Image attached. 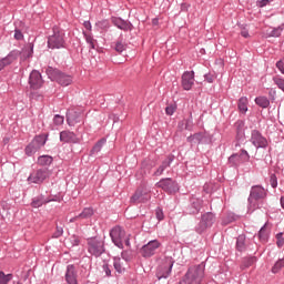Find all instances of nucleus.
<instances>
[{"label":"nucleus","mask_w":284,"mask_h":284,"mask_svg":"<svg viewBox=\"0 0 284 284\" xmlns=\"http://www.w3.org/2000/svg\"><path fill=\"white\" fill-rule=\"evenodd\" d=\"M94 216V209L92 207H85L83 211L78 215V219L85 220V219H92Z\"/></svg>","instance_id":"22"},{"label":"nucleus","mask_w":284,"mask_h":284,"mask_svg":"<svg viewBox=\"0 0 284 284\" xmlns=\"http://www.w3.org/2000/svg\"><path fill=\"white\" fill-rule=\"evenodd\" d=\"M61 234H63V229H59L58 227V232L55 233V236L58 237V236H61Z\"/></svg>","instance_id":"56"},{"label":"nucleus","mask_w":284,"mask_h":284,"mask_svg":"<svg viewBox=\"0 0 284 284\" xmlns=\"http://www.w3.org/2000/svg\"><path fill=\"white\" fill-rule=\"evenodd\" d=\"M155 215H156V219L159 220V221H163V210H161V209H158L156 210V212H155Z\"/></svg>","instance_id":"47"},{"label":"nucleus","mask_w":284,"mask_h":284,"mask_svg":"<svg viewBox=\"0 0 284 284\" xmlns=\"http://www.w3.org/2000/svg\"><path fill=\"white\" fill-rule=\"evenodd\" d=\"M63 121H65V119L63 118V115L57 114V115L53 118V123H54V125H63Z\"/></svg>","instance_id":"39"},{"label":"nucleus","mask_w":284,"mask_h":284,"mask_svg":"<svg viewBox=\"0 0 284 284\" xmlns=\"http://www.w3.org/2000/svg\"><path fill=\"white\" fill-rule=\"evenodd\" d=\"M247 103H248V100L246 97L240 98L237 102V108L242 114H245V112H247Z\"/></svg>","instance_id":"26"},{"label":"nucleus","mask_w":284,"mask_h":284,"mask_svg":"<svg viewBox=\"0 0 284 284\" xmlns=\"http://www.w3.org/2000/svg\"><path fill=\"white\" fill-rule=\"evenodd\" d=\"M276 245H277V247H283V245H284L283 233H278L276 235Z\"/></svg>","instance_id":"43"},{"label":"nucleus","mask_w":284,"mask_h":284,"mask_svg":"<svg viewBox=\"0 0 284 284\" xmlns=\"http://www.w3.org/2000/svg\"><path fill=\"white\" fill-rule=\"evenodd\" d=\"M67 121L69 125H74L77 118L74 116V110H70L67 112Z\"/></svg>","instance_id":"35"},{"label":"nucleus","mask_w":284,"mask_h":284,"mask_svg":"<svg viewBox=\"0 0 284 284\" xmlns=\"http://www.w3.org/2000/svg\"><path fill=\"white\" fill-rule=\"evenodd\" d=\"M273 81H274L275 85H277V88H280V90L284 91V79L274 78Z\"/></svg>","instance_id":"40"},{"label":"nucleus","mask_w":284,"mask_h":284,"mask_svg":"<svg viewBox=\"0 0 284 284\" xmlns=\"http://www.w3.org/2000/svg\"><path fill=\"white\" fill-rule=\"evenodd\" d=\"M47 74L51 77L54 81H57L60 85H63L64 88L68 85H71L72 83V75H68L65 73H62L61 71L57 69L49 68L47 70Z\"/></svg>","instance_id":"5"},{"label":"nucleus","mask_w":284,"mask_h":284,"mask_svg":"<svg viewBox=\"0 0 284 284\" xmlns=\"http://www.w3.org/2000/svg\"><path fill=\"white\" fill-rule=\"evenodd\" d=\"M156 185L164 190V192H169V194H172L176 192V190H179V185L176 184V182H174L170 178L162 179L160 182L156 183Z\"/></svg>","instance_id":"13"},{"label":"nucleus","mask_w":284,"mask_h":284,"mask_svg":"<svg viewBox=\"0 0 284 284\" xmlns=\"http://www.w3.org/2000/svg\"><path fill=\"white\" fill-rule=\"evenodd\" d=\"M251 141L255 148H267V139H265L258 131L252 132Z\"/></svg>","instance_id":"16"},{"label":"nucleus","mask_w":284,"mask_h":284,"mask_svg":"<svg viewBox=\"0 0 284 284\" xmlns=\"http://www.w3.org/2000/svg\"><path fill=\"white\" fill-rule=\"evenodd\" d=\"M43 203H45V201L41 200V199H34L32 202H31V206L33 207H41V205H43Z\"/></svg>","instance_id":"41"},{"label":"nucleus","mask_w":284,"mask_h":284,"mask_svg":"<svg viewBox=\"0 0 284 284\" xmlns=\"http://www.w3.org/2000/svg\"><path fill=\"white\" fill-rule=\"evenodd\" d=\"M170 163H172V158L164 160L160 168L155 171V176H161V174L165 172L166 168H170Z\"/></svg>","instance_id":"24"},{"label":"nucleus","mask_w":284,"mask_h":284,"mask_svg":"<svg viewBox=\"0 0 284 284\" xmlns=\"http://www.w3.org/2000/svg\"><path fill=\"white\" fill-rule=\"evenodd\" d=\"M60 141H62V143H79L77 134L70 131H62L60 133Z\"/></svg>","instance_id":"18"},{"label":"nucleus","mask_w":284,"mask_h":284,"mask_svg":"<svg viewBox=\"0 0 284 284\" xmlns=\"http://www.w3.org/2000/svg\"><path fill=\"white\" fill-rule=\"evenodd\" d=\"M239 125H243V122H239Z\"/></svg>","instance_id":"61"},{"label":"nucleus","mask_w":284,"mask_h":284,"mask_svg":"<svg viewBox=\"0 0 284 284\" xmlns=\"http://www.w3.org/2000/svg\"><path fill=\"white\" fill-rule=\"evenodd\" d=\"M18 57H19V52L12 51L8 57L0 60V70H3L6 65H10V63H13L14 61H17Z\"/></svg>","instance_id":"20"},{"label":"nucleus","mask_w":284,"mask_h":284,"mask_svg":"<svg viewBox=\"0 0 284 284\" xmlns=\"http://www.w3.org/2000/svg\"><path fill=\"white\" fill-rule=\"evenodd\" d=\"M215 79H216V77H214L212 74H206L205 75V80L207 81V83H214Z\"/></svg>","instance_id":"48"},{"label":"nucleus","mask_w":284,"mask_h":284,"mask_svg":"<svg viewBox=\"0 0 284 284\" xmlns=\"http://www.w3.org/2000/svg\"><path fill=\"white\" fill-rule=\"evenodd\" d=\"M150 199H152L150 189H148V186H140L133 196H131V203H134V205H138V203H148Z\"/></svg>","instance_id":"8"},{"label":"nucleus","mask_w":284,"mask_h":284,"mask_svg":"<svg viewBox=\"0 0 284 284\" xmlns=\"http://www.w3.org/2000/svg\"><path fill=\"white\" fill-rule=\"evenodd\" d=\"M53 159L50 155H42L38 158L39 165H51Z\"/></svg>","instance_id":"30"},{"label":"nucleus","mask_w":284,"mask_h":284,"mask_svg":"<svg viewBox=\"0 0 284 284\" xmlns=\"http://www.w3.org/2000/svg\"><path fill=\"white\" fill-rule=\"evenodd\" d=\"M48 47L51 50H59L65 48V40L63 39V31L59 28L53 29V34L48 39Z\"/></svg>","instance_id":"4"},{"label":"nucleus","mask_w":284,"mask_h":284,"mask_svg":"<svg viewBox=\"0 0 284 284\" xmlns=\"http://www.w3.org/2000/svg\"><path fill=\"white\" fill-rule=\"evenodd\" d=\"M88 252L92 254V256H101L105 250L103 248V242L97 239H90L88 241Z\"/></svg>","instance_id":"11"},{"label":"nucleus","mask_w":284,"mask_h":284,"mask_svg":"<svg viewBox=\"0 0 284 284\" xmlns=\"http://www.w3.org/2000/svg\"><path fill=\"white\" fill-rule=\"evenodd\" d=\"M172 267H174V260L172 256H162L158 258L156 278H168L172 274Z\"/></svg>","instance_id":"1"},{"label":"nucleus","mask_w":284,"mask_h":284,"mask_svg":"<svg viewBox=\"0 0 284 284\" xmlns=\"http://www.w3.org/2000/svg\"><path fill=\"white\" fill-rule=\"evenodd\" d=\"M65 281L68 284H78L77 282V268L74 265H69L67 267Z\"/></svg>","instance_id":"19"},{"label":"nucleus","mask_w":284,"mask_h":284,"mask_svg":"<svg viewBox=\"0 0 284 284\" xmlns=\"http://www.w3.org/2000/svg\"><path fill=\"white\" fill-rule=\"evenodd\" d=\"M283 267H284V258H281L272 267V273L278 274L280 270H283Z\"/></svg>","instance_id":"32"},{"label":"nucleus","mask_w":284,"mask_h":284,"mask_svg":"<svg viewBox=\"0 0 284 284\" xmlns=\"http://www.w3.org/2000/svg\"><path fill=\"white\" fill-rule=\"evenodd\" d=\"M256 263V257H247L243 261L242 270H246V267H252Z\"/></svg>","instance_id":"34"},{"label":"nucleus","mask_w":284,"mask_h":284,"mask_svg":"<svg viewBox=\"0 0 284 284\" xmlns=\"http://www.w3.org/2000/svg\"><path fill=\"white\" fill-rule=\"evenodd\" d=\"M267 3H270V0H260L257 2L258 8H265V6H267Z\"/></svg>","instance_id":"49"},{"label":"nucleus","mask_w":284,"mask_h":284,"mask_svg":"<svg viewBox=\"0 0 284 284\" xmlns=\"http://www.w3.org/2000/svg\"><path fill=\"white\" fill-rule=\"evenodd\" d=\"M258 236H260V241H267V232L265 231V226H263L260 230Z\"/></svg>","instance_id":"42"},{"label":"nucleus","mask_w":284,"mask_h":284,"mask_svg":"<svg viewBox=\"0 0 284 284\" xmlns=\"http://www.w3.org/2000/svg\"><path fill=\"white\" fill-rule=\"evenodd\" d=\"M194 85V71H185L182 74V88L183 90H192Z\"/></svg>","instance_id":"15"},{"label":"nucleus","mask_w":284,"mask_h":284,"mask_svg":"<svg viewBox=\"0 0 284 284\" xmlns=\"http://www.w3.org/2000/svg\"><path fill=\"white\" fill-rule=\"evenodd\" d=\"M75 221H81V219L79 217V215L72 217L69 222H70V223H74Z\"/></svg>","instance_id":"55"},{"label":"nucleus","mask_w":284,"mask_h":284,"mask_svg":"<svg viewBox=\"0 0 284 284\" xmlns=\"http://www.w3.org/2000/svg\"><path fill=\"white\" fill-rule=\"evenodd\" d=\"M159 247H161V242H159V240H152L141 247L140 254L143 258H151V256L156 254V250H159Z\"/></svg>","instance_id":"9"},{"label":"nucleus","mask_w":284,"mask_h":284,"mask_svg":"<svg viewBox=\"0 0 284 284\" xmlns=\"http://www.w3.org/2000/svg\"><path fill=\"white\" fill-rule=\"evenodd\" d=\"M45 141H48V135H37L32 142L26 148V154L28 156H32V154H37L40 149L45 145Z\"/></svg>","instance_id":"7"},{"label":"nucleus","mask_w":284,"mask_h":284,"mask_svg":"<svg viewBox=\"0 0 284 284\" xmlns=\"http://www.w3.org/2000/svg\"><path fill=\"white\" fill-rule=\"evenodd\" d=\"M103 145H105V140H100L92 149V154H97L99 152H101V148H103Z\"/></svg>","instance_id":"36"},{"label":"nucleus","mask_w":284,"mask_h":284,"mask_svg":"<svg viewBox=\"0 0 284 284\" xmlns=\"http://www.w3.org/2000/svg\"><path fill=\"white\" fill-rule=\"evenodd\" d=\"M16 52H18V55L21 54V61H26V59H30V57H32L34 49L32 44H28L22 49L21 52L19 51H16Z\"/></svg>","instance_id":"21"},{"label":"nucleus","mask_w":284,"mask_h":284,"mask_svg":"<svg viewBox=\"0 0 284 284\" xmlns=\"http://www.w3.org/2000/svg\"><path fill=\"white\" fill-rule=\"evenodd\" d=\"M52 176V171L49 169H39L33 171L28 178L29 183H36L37 185H41L44 181Z\"/></svg>","instance_id":"6"},{"label":"nucleus","mask_w":284,"mask_h":284,"mask_svg":"<svg viewBox=\"0 0 284 284\" xmlns=\"http://www.w3.org/2000/svg\"><path fill=\"white\" fill-rule=\"evenodd\" d=\"M267 196V193L265 192V189L261 185L252 186L248 203L252 206L256 205V201H262V199H265Z\"/></svg>","instance_id":"10"},{"label":"nucleus","mask_w":284,"mask_h":284,"mask_svg":"<svg viewBox=\"0 0 284 284\" xmlns=\"http://www.w3.org/2000/svg\"><path fill=\"white\" fill-rule=\"evenodd\" d=\"M29 85L32 90H39L43 85V78L41 73L37 70H33L29 77Z\"/></svg>","instance_id":"14"},{"label":"nucleus","mask_w":284,"mask_h":284,"mask_svg":"<svg viewBox=\"0 0 284 284\" xmlns=\"http://www.w3.org/2000/svg\"><path fill=\"white\" fill-rule=\"evenodd\" d=\"M113 23L120 30H130V28H131V24L128 23L126 21L122 20L121 18L113 19Z\"/></svg>","instance_id":"23"},{"label":"nucleus","mask_w":284,"mask_h":284,"mask_svg":"<svg viewBox=\"0 0 284 284\" xmlns=\"http://www.w3.org/2000/svg\"><path fill=\"white\" fill-rule=\"evenodd\" d=\"M83 26L87 30H92V24L90 23V21H84Z\"/></svg>","instance_id":"52"},{"label":"nucleus","mask_w":284,"mask_h":284,"mask_svg":"<svg viewBox=\"0 0 284 284\" xmlns=\"http://www.w3.org/2000/svg\"><path fill=\"white\" fill-rule=\"evenodd\" d=\"M239 136H243V133H241V131H239Z\"/></svg>","instance_id":"59"},{"label":"nucleus","mask_w":284,"mask_h":284,"mask_svg":"<svg viewBox=\"0 0 284 284\" xmlns=\"http://www.w3.org/2000/svg\"><path fill=\"white\" fill-rule=\"evenodd\" d=\"M276 68L280 70V72H282V74H284V63H283V61H278L276 63Z\"/></svg>","instance_id":"50"},{"label":"nucleus","mask_w":284,"mask_h":284,"mask_svg":"<svg viewBox=\"0 0 284 284\" xmlns=\"http://www.w3.org/2000/svg\"><path fill=\"white\" fill-rule=\"evenodd\" d=\"M104 26H108V21H103Z\"/></svg>","instance_id":"60"},{"label":"nucleus","mask_w":284,"mask_h":284,"mask_svg":"<svg viewBox=\"0 0 284 284\" xmlns=\"http://www.w3.org/2000/svg\"><path fill=\"white\" fill-rule=\"evenodd\" d=\"M181 130H192V118L184 119L179 123Z\"/></svg>","instance_id":"29"},{"label":"nucleus","mask_w":284,"mask_h":284,"mask_svg":"<svg viewBox=\"0 0 284 284\" xmlns=\"http://www.w3.org/2000/svg\"><path fill=\"white\" fill-rule=\"evenodd\" d=\"M103 270H104L106 276H111L112 271L110 270V266L108 264L103 265Z\"/></svg>","instance_id":"51"},{"label":"nucleus","mask_w":284,"mask_h":284,"mask_svg":"<svg viewBox=\"0 0 284 284\" xmlns=\"http://www.w3.org/2000/svg\"><path fill=\"white\" fill-rule=\"evenodd\" d=\"M204 272L205 266L203 265L192 266L189 268L180 284H201V281H203Z\"/></svg>","instance_id":"2"},{"label":"nucleus","mask_w":284,"mask_h":284,"mask_svg":"<svg viewBox=\"0 0 284 284\" xmlns=\"http://www.w3.org/2000/svg\"><path fill=\"white\" fill-rule=\"evenodd\" d=\"M126 48H128V44H125L121 41L116 42V44H115V51L120 52V53L125 52Z\"/></svg>","instance_id":"38"},{"label":"nucleus","mask_w":284,"mask_h":284,"mask_svg":"<svg viewBox=\"0 0 284 284\" xmlns=\"http://www.w3.org/2000/svg\"><path fill=\"white\" fill-rule=\"evenodd\" d=\"M152 24H153V26H159V19H153V20H152Z\"/></svg>","instance_id":"57"},{"label":"nucleus","mask_w":284,"mask_h":284,"mask_svg":"<svg viewBox=\"0 0 284 284\" xmlns=\"http://www.w3.org/2000/svg\"><path fill=\"white\" fill-rule=\"evenodd\" d=\"M113 267L118 274H123V272H125V267L123 266V262L121 261V257H114Z\"/></svg>","instance_id":"25"},{"label":"nucleus","mask_w":284,"mask_h":284,"mask_svg":"<svg viewBox=\"0 0 284 284\" xmlns=\"http://www.w3.org/2000/svg\"><path fill=\"white\" fill-rule=\"evenodd\" d=\"M270 183L272 187H277L278 186V179L276 175L272 174L270 178Z\"/></svg>","instance_id":"44"},{"label":"nucleus","mask_w":284,"mask_h":284,"mask_svg":"<svg viewBox=\"0 0 284 284\" xmlns=\"http://www.w3.org/2000/svg\"><path fill=\"white\" fill-rule=\"evenodd\" d=\"M122 258H123L124 261H130V256L128 255V251H123V252H122Z\"/></svg>","instance_id":"53"},{"label":"nucleus","mask_w":284,"mask_h":284,"mask_svg":"<svg viewBox=\"0 0 284 284\" xmlns=\"http://www.w3.org/2000/svg\"><path fill=\"white\" fill-rule=\"evenodd\" d=\"M246 161H250V154L245 150H242L240 155L233 154L229 158V162L233 165H239V163H245Z\"/></svg>","instance_id":"17"},{"label":"nucleus","mask_w":284,"mask_h":284,"mask_svg":"<svg viewBox=\"0 0 284 284\" xmlns=\"http://www.w3.org/2000/svg\"><path fill=\"white\" fill-rule=\"evenodd\" d=\"M256 105L260 108H268L270 106V100L265 97H258L255 99Z\"/></svg>","instance_id":"28"},{"label":"nucleus","mask_w":284,"mask_h":284,"mask_svg":"<svg viewBox=\"0 0 284 284\" xmlns=\"http://www.w3.org/2000/svg\"><path fill=\"white\" fill-rule=\"evenodd\" d=\"M110 236L120 250H123V243L126 247H130V235L125 234V231L120 226H115L111 230Z\"/></svg>","instance_id":"3"},{"label":"nucleus","mask_w":284,"mask_h":284,"mask_svg":"<svg viewBox=\"0 0 284 284\" xmlns=\"http://www.w3.org/2000/svg\"><path fill=\"white\" fill-rule=\"evenodd\" d=\"M241 36L244 37V39H247V37H250V33L247 31L243 30L241 32Z\"/></svg>","instance_id":"54"},{"label":"nucleus","mask_w":284,"mask_h":284,"mask_svg":"<svg viewBox=\"0 0 284 284\" xmlns=\"http://www.w3.org/2000/svg\"><path fill=\"white\" fill-rule=\"evenodd\" d=\"M85 37V41L87 43H89V45L92 48V50H94L95 45H97V40H94V38H92V36L84 33Z\"/></svg>","instance_id":"37"},{"label":"nucleus","mask_w":284,"mask_h":284,"mask_svg":"<svg viewBox=\"0 0 284 284\" xmlns=\"http://www.w3.org/2000/svg\"><path fill=\"white\" fill-rule=\"evenodd\" d=\"M165 112L169 116H172V114H174V112H176V108L174 105H169L165 108Z\"/></svg>","instance_id":"45"},{"label":"nucleus","mask_w":284,"mask_h":284,"mask_svg":"<svg viewBox=\"0 0 284 284\" xmlns=\"http://www.w3.org/2000/svg\"><path fill=\"white\" fill-rule=\"evenodd\" d=\"M212 225H214V214L205 213L196 227V232L203 234V232H205L207 227H212Z\"/></svg>","instance_id":"12"},{"label":"nucleus","mask_w":284,"mask_h":284,"mask_svg":"<svg viewBox=\"0 0 284 284\" xmlns=\"http://www.w3.org/2000/svg\"><path fill=\"white\" fill-rule=\"evenodd\" d=\"M236 248L239 252H243L245 250V235H240L237 237Z\"/></svg>","instance_id":"31"},{"label":"nucleus","mask_w":284,"mask_h":284,"mask_svg":"<svg viewBox=\"0 0 284 284\" xmlns=\"http://www.w3.org/2000/svg\"><path fill=\"white\" fill-rule=\"evenodd\" d=\"M14 39L17 41H21V39H23V33L19 29H16L14 31Z\"/></svg>","instance_id":"46"},{"label":"nucleus","mask_w":284,"mask_h":284,"mask_svg":"<svg viewBox=\"0 0 284 284\" xmlns=\"http://www.w3.org/2000/svg\"><path fill=\"white\" fill-rule=\"evenodd\" d=\"M199 134H195V135H193V138L192 139H199Z\"/></svg>","instance_id":"58"},{"label":"nucleus","mask_w":284,"mask_h":284,"mask_svg":"<svg viewBox=\"0 0 284 284\" xmlns=\"http://www.w3.org/2000/svg\"><path fill=\"white\" fill-rule=\"evenodd\" d=\"M283 32V27H278V28H275V29H267L265 34L266 37H281V33Z\"/></svg>","instance_id":"27"},{"label":"nucleus","mask_w":284,"mask_h":284,"mask_svg":"<svg viewBox=\"0 0 284 284\" xmlns=\"http://www.w3.org/2000/svg\"><path fill=\"white\" fill-rule=\"evenodd\" d=\"M12 281V274L3 273V271H0V284H8Z\"/></svg>","instance_id":"33"}]
</instances>
